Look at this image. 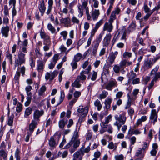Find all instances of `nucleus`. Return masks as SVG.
I'll return each instance as SVG.
<instances>
[{
  "label": "nucleus",
  "instance_id": "3c124183",
  "mask_svg": "<svg viewBox=\"0 0 160 160\" xmlns=\"http://www.w3.org/2000/svg\"><path fill=\"white\" fill-rule=\"evenodd\" d=\"M90 148L89 146L87 147L85 149H84V148L82 147L81 149H80V151L82 153H83L84 152L85 153H87L90 151Z\"/></svg>",
  "mask_w": 160,
  "mask_h": 160
},
{
  "label": "nucleus",
  "instance_id": "8fccbe9b",
  "mask_svg": "<svg viewBox=\"0 0 160 160\" xmlns=\"http://www.w3.org/2000/svg\"><path fill=\"white\" fill-rule=\"evenodd\" d=\"M120 67L117 65H114L113 68V69L114 72L116 73H118L119 72L120 70Z\"/></svg>",
  "mask_w": 160,
  "mask_h": 160
},
{
  "label": "nucleus",
  "instance_id": "4c0bfd02",
  "mask_svg": "<svg viewBox=\"0 0 160 160\" xmlns=\"http://www.w3.org/2000/svg\"><path fill=\"white\" fill-rule=\"evenodd\" d=\"M20 151L19 149L18 148L16 149L15 153V157L16 158V160H20L21 158L20 156Z\"/></svg>",
  "mask_w": 160,
  "mask_h": 160
},
{
  "label": "nucleus",
  "instance_id": "f257e3e1",
  "mask_svg": "<svg viewBox=\"0 0 160 160\" xmlns=\"http://www.w3.org/2000/svg\"><path fill=\"white\" fill-rule=\"evenodd\" d=\"M25 54L22 52H20L18 54V58L15 60V63L18 66H21L25 62Z\"/></svg>",
  "mask_w": 160,
  "mask_h": 160
},
{
  "label": "nucleus",
  "instance_id": "f704fd0d",
  "mask_svg": "<svg viewBox=\"0 0 160 160\" xmlns=\"http://www.w3.org/2000/svg\"><path fill=\"white\" fill-rule=\"evenodd\" d=\"M129 81H131L133 79H134L136 77V74L134 72L133 70H132L129 73Z\"/></svg>",
  "mask_w": 160,
  "mask_h": 160
},
{
  "label": "nucleus",
  "instance_id": "a878e982",
  "mask_svg": "<svg viewBox=\"0 0 160 160\" xmlns=\"http://www.w3.org/2000/svg\"><path fill=\"white\" fill-rule=\"evenodd\" d=\"M94 105L97 107V109L98 111H100L102 108V105L100 101L97 99L94 102Z\"/></svg>",
  "mask_w": 160,
  "mask_h": 160
},
{
  "label": "nucleus",
  "instance_id": "a211bd4d",
  "mask_svg": "<svg viewBox=\"0 0 160 160\" xmlns=\"http://www.w3.org/2000/svg\"><path fill=\"white\" fill-rule=\"evenodd\" d=\"M112 99L109 98H107L105 99L104 102L105 106L104 108H106V109L108 110L110 109L111 107V104L112 102Z\"/></svg>",
  "mask_w": 160,
  "mask_h": 160
},
{
  "label": "nucleus",
  "instance_id": "c9c22d12",
  "mask_svg": "<svg viewBox=\"0 0 160 160\" xmlns=\"http://www.w3.org/2000/svg\"><path fill=\"white\" fill-rule=\"evenodd\" d=\"M0 156L2 157L4 160H7V153L3 150H0Z\"/></svg>",
  "mask_w": 160,
  "mask_h": 160
},
{
  "label": "nucleus",
  "instance_id": "603ef678",
  "mask_svg": "<svg viewBox=\"0 0 160 160\" xmlns=\"http://www.w3.org/2000/svg\"><path fill=\"white\" fill-rule=\"evenodd\" d=\"M116 15L113 12H112L111 14L110 17L109 22L112 23L114 20L116 19Z\"/></svg>",
  "mask_w": 160,
  "mask_h": 160
},
{
  "label": "nucleus",
  "instance_id": "4be33fe9",
  "mask_svg": "<svg viewBox=\"0 0 160 160\" xmlns=\"http://www.w3.org/2000/svg\"><path fill=\"white\" fill-rule=\"evenodd\" d=\"M28 44V41L26 39H25L23 42H22L19 38L18 42V46L20 48L22 47H25L27 46Z\"/></svg>",
  "mask_w": 160,
  "mask_h": 160
},
{
  "label": "nucleus",
  "instance_id": "a18cd8bd",
  "mask_svg": "<svg viewBox=\"0 0 160 160\" xmlns=\"http://www.w3.org/2000/svg\"><path fill=\"white\" fill-rule=\"evenodd\" d=\"M71 21L73 23H76L77 24H78L80 22L79 19L75 16H73L72 17Z\"/></svg>",
  "mask_w": 160,
  "mask_h": 160
},
{
  "label": "nucleus",
  "instance_id": "052dcab7",
  "mask_svg": "<svg viewBox=\"0 0 160 160\" xmlns=\"http://www.w3.org/2000/svg\"><path fill=\"white\" fill-rule=\"evenodd\" d=\"M73 144V139H72L71 141L68 142L64 147L63 149H68L71 147Z\"/></svg>",
  "mask_w": 160,
  "mask_h": 160
},
{
  "label": "nucleus",
  "instance_id": "a19ab883",
  "mask_svg": "<svg viewBox=\"0 0 160 160\" xmlns=\"http://www.w3.org/2000/svg\"><path fill=\"white\" fill-rule=\"evenodd\" d=\"M80 143V141L79 140L76 139V140H73V147L77 148L79 147V144Z\"/></svg>",
  "mask_w": 160,
  "mask_h": 160
},
{
  "label": "nucleus",
  "instance_id": "7ed1b4c3",
  "mask_svg": "<svg viewBox=\"0 0 160 160\" xmlns=\"http://www.w3.org/2000/svg\"><path fill=\"white\" fill-rule=\"evenodd\" d=\"M88 110V107L83 108L82 106H79L78 110V115L81 118H83L87 115Z\"/></svg>",
  "mask_w": 160,
  "mask_h": 160
},
{
  "label": "nucleus",
  "instance_id": "69168bd1",
  "mask_svg": "<svg viewBox=\"0 0 160 160\" xmlns=\"http://www.w3.org/2000/svg\"><path fill=\"white\" fill-rule=\"evenodd\" d=\"M123 94V93L122 91L118 92L116 94V98H115V99H117L118 98L119 99L122 97Z\"/></svg>",
  "mask_w": 160,
  "mask_h": 160
},
{
  "label": "nucleus",
  "instance_id": "39448f33",
  "mask_svg": "<svg viewBox=\"0 0 160 160\" xmlns=\"http://www.w3.org/2000/svg\"><path fill=\"white\" fill-rule=\"evenodd\" d=\"M117 85L118 84L116 80L115 79H112L103 88L108 90H111L113 88L116 87Z\"/></svg>",
  "mask_w": 160,
  "mask_h": 160
},
{
  "label": "nucleus",
  "instance_id": "58836bf2",
  "mask_svg": "<svg viewBox=\"0 0 160 160\" xmlns=\"http://www.w3.org/2000/svg\"><path fill=\"white\" fill-rule=\"evenodd\" d=\"M65 95L64 91H61V95L60 97V98L59 99V102L57 104V105H59L60 103H61L62 102L65 98Z\"/></svg>",
  "mask_w": 160,
  "mask_h": 160
},
{
  "label": "nucleus",
  "instance_id": "7c9ffc66",
  "mask_svg": "<svg viewBox=\"0 0 160 160\" xmlns=\"http://www.w3.org/2000/svg\"><path fill=\"white\" fill-rule=\"evenodd\" d=\"M60 21L61 23H63L65 25H67L69 23L70 20L69 18H62L60 20Z\"/></svg>",
  "mask_w": 160,
  "mask_h": 160
},
{
  "label": "nucleus",
  "instance_id": "f3484780",
  "mask_svg": "<svg viewBox=\"0 0 160 160\" xmlns=\"http://www.w3.org/2000/svg\"><path fill=\"white\" fill-rule=\"evenodd\" d=\"M57 144L55 142L54 138L52 137H51L49 140V145L50 147V149L51 150L53 149Z\"/></svg>",
  "mask_w": 160,
  "mask_h": 160
},
{
  "label": "nucleus",
  "instance_id": "9b49d317",
  "mask_svg": "<svg viewBox=\"0 0 160 160\" xmlns=\"http://www.w3.org/2000/svg\"><path fill=\"white\" fill-rule=\"evenodd\" d=\"M38 123V122L32 120L31 122L29 125L28 132L30 134H32L34 129L36 128Z\"/></svg>",
  "mask_w": 160,
  "mask_h": 160
},
{
  "label": "nucleus",
  "instance_id": "6e6d98bb",
  "mask_svg": "<svg viewBox=\"0 0 160 160\" xmlns=\"http://www.w3.org/2000/svg\"><path fill=\"white\" fill-rule=\"evenodd\" d=\"M91 70V66L90 65L88 66V68L85 69L84 70L82 71L81 72L84 74H88Z\"/></svg>",
  "mask_w": 160,
  "mask_h": 160
},
{
  "label": "nucleus",
  "instance_id": "aec40b11",
  "mask_svg": "<svg viewBox=\"0 0 160 160\" xmlns=\"http://www.w3.org/2000/svg\"><path fill=\"white\" fill-rule=\"evenodd\" d=\"M100 14L99 10L95 9L92 13V16L94 21L97 20Z\"/></svg>",
  "mask_w": 160,
  "mask_h": 160
},
{
  "label": "nucleus",
  "instance_id": "5701e85b",
  "mask_svg": "<svg viewBox=\"0 0 160 160\" xmlns=\"http://www.w3.org/2000/svg\"><path fill=\"white\" fill-rule=\"evenodd\" d=\"M78 12L79 13L78 17L79 18H81L83 14V8L81 5L78 6Z\"/></svg>",
  "mask_w": 160,
  "mask_h": 160
},
{
  "label": "nucleus",
  "instance_id": "423d86ee",
  "mask_svg": "<svg viewBox=\"0 0 160 160\" xmlns=\"http://www.w3.org/2000/svg\"><path fill=\"white\" fill-rule=\"evenodd\" d=\"M44 112L43 110H36L33 114V119L32 120L38 122L40 120V117L43 114Z\"/></svg>",
  "mask_w": 160,
  "mask_h": 160
},
{
  "label": "nucleus",
  "instance_id": "473e14b6",
  "mask_svg": "<svg viewBox=\"0 0 160 160\" xmlns=\"http://www.w3.org/2000/svg\"><path fill=\"white\" fill-rule=\"evenodd\" d=\"M6 56L7 58L9 60L10 63L12 64V55L9 53V51H7L6 52Z\"/></svg>",
  "mask_w": 160,
  "mask_h": 160
},
{
  "label": "nucleus",
  "instance_id": "c03bdc74",
  "mask_svg": "<svg viewBox=\"0 0 160 160\" xmlns=\"http://www.w3.org/2000/svg\"><path fill=\"white\" fill-rule=\"evenodd\" d=\"M108 94V92L105 91H102V93L100 95V99H101L105 98L107 97Z\"/></svg>",
  "mask_w": 160,
  "mask_h": 160
},
{
  "label": "nucleus",
  "instance_id": "6ab92c4d",
  "mask_svg": "<svg viewBox=\"0 0 160 160\" xmlns=\"http://www.w3.org/2000/svg\"><path fill=\"white\" fill-rule=\"evenodd\" d=\"M111 67L112 66H111L110 65H109L107 63L105 64L103 67V73L106 75H108L109 72V68H111Z\"/></svg>",
  "mask_w": 160,
  "mask_h": 160
},
{
  "label": "nucleus",
  "instance_id": "338daca9",
  "mask_svg": "<svg viewBox=\"0 0 160 160\" xmlns=\"http://www.w3.org/2000/svg\"><path fill=\"white\" fill-rule=\"evenodd\" d=\"M127 60L124 59L121 61L120 63V67L121 68H123L126 64Z\"/></svg>",
  "mask_w": 160,
  "mask_h": 160
},
{
  "label": "nucleus",
  "instance_id": "9d476101",
  "mask_svg": "<svg viewBox=\"0 0 160 160\" xmlns=\"http://www.w3.org/2000/svg\"><path fill=\"white\" fill-rule=\"evenodd\" d=\"M154 64L153 61L151 60V58L149 60L145 61L143 64V68L144 70H148L151 68L153 65Z\"/></svg>",
  "mask_w": 160,
  "mask_h": 160
},
{
  "label": "nucleus",
  "instance_id": "72a5a7b5",
  "mask_svg": "<svg viewBox=\"0 0 160 160\" xmlns=\"http://www.w3.org/2000/svg\"><path fill=\"white\" fill-rule=\"evenodd\" d=\"M14 115L13 114H12L11 116L8 117V125L10 126H12L13 122V119L14 118Z\"/></svg>",
  "mask_w": 160,
  "mask_h": 160
},
{
  "label": "nucleus",
  "instance_id": "de8ad7c7",
  "mask_svg": "<svg viewBox=\"0 0 160 160\" xmlns=\"http://www.w3.org/2000/svg\"><path fill=\"white\" fill-rule=\"evenodd\" d=\"M32 112V110L31 108H27L25 111V117H26V116H28L29 115H30Z\"/></svg>",
  "mask_w": 160,
  "mask_h": 160
},
{
  "label": "nucleus",
  "instance_id": "680f3d73",
  "mask_svg": "<svg viewBox=\"0 0 160 160\" xmlns=\"http://www.w3.org/2000/svg\"><path fill=\"white\" fill-rule=\"evenodd\" d=\"M73 91V89L70 90L69 93L68 95V100L71 99L72 98V97Z\"/></svg>",
  "mask_w": 160,
  "mask_h": 160
},
{
  "label": "nucleus",
  "instance_id": "bf43d9fd",
  "mask_svg": "<svg viewBox=\"0 0 160 160\" xmlns=\"http://www.w3.org/2000/svg\"><path fill=\"white\" fill-rule=\"evenodd\" d=\"M59 55L57 54H55L52 58V62L56 64L57 61L59 59Z\"/></svg>",
  "mask_w": 160,
  "mask_h": 160
},
{
  "label": "nucleus",
  "instance_id": "bb28decb",
  "mask_svg": "<svg viewBox=\"0 0 160 160\" xmlns=\"http://www.w3.org/2000/svg\"><path fill=\"white\" fill-rule=\"evenodd\" d=\"M80 80L77 78V79L72 84V86L79 88L81 86V84H80Z\"/></svg>",
  "mask_w": 160,
  "mask_h": 160
},
{
  "label": "nucleus",
  "instance_id": "f03ea898",
  "mask_svg": "<svg viewBox=\"0 0 160 160\" xmlns=\"http://www.w3.org/2000/svg\"><path fill=\"white\" fill-rule=\"evenodd\" d=\"M118 54V51L110 53L107 60V63L112 66V65L114 62Z\"/></svg>",
  "mask_w": 160,
  "mask_h": 160
},
{
  "label": "nucleus",
  "instance_id": "c85d7f7f",
  "mask_svg": "<svg viewBox=\"0 0 160 160\" xmlns=\"http://www.w3.org/2000/svg\"><path fill=\"white\" fill-rule=\"evenodd\" d=\"M46 88L45 86H42L41 87L38 91V94L39 96H42L45 91L46 90Z\"/></svg>",
  "mask_w": 160,
  "mask_h": 160
},
{
  "label": "nucleus",
  "instance_id": "ddd939ff",
  "mask_svg": "<svg viewBox=\"0 0 160 160\" xmlns=\"http://www.w3.org/2000/svg\"><path fill=\"white\" fill-rule=\"evenodd\" d=\"M112 23L110 22H106L104 24L103 31H107L109 32H111L113 28Z\"/></svg>",
  "mask_w": 160,
  "mask_h": 160
},
{
  "label": "nucleus",
  "instance_id": "e2e57ef3",
  "mask_svg": "<svg viewBox=\"0 0 160 160\" xmlns=\"http://www.w3.org/2000/svg\"><path fill=\"white\" fill-rule=\"evenodd\" d=\"M71 65L72 66V70L76 69L77 67V62L73 60L71 63Z\"/></svg>",
  "mask_w": 160,
  "mask_h": 160
},
{
  "label": "nucleus",
  "instance_id": "0eeeda50",
  "mask_svg": "<svg viewBox=\"0 0 160 160\" xmlns=\"http://www.w3.org/2000/svg\"><path fill=\"white\" fill-rule=\"evenodd\" d=\"M159 68V66L157 65L151 71L150 74L151 76H154L153 77V78H155L156 79H158L160 78V72H157Z\"/></svg>",
  "mask_w": 160,
  "mask_h": 160
},
{
  "label": "nucleus",
  "instance_id": "5fc2aeb1",
  "mask_svg": "<svg viewBox=\"0 0 160 160\" xmlns=\"http://www.w3.org/2000/svg\"><path fill=\"white\" fill-rule=\"evenodd\" d=\"M9 10L8 6L7 5L4 6V15L6 16H8L9 14Z\"/></svg>",
  "mask_w": 160,
  "mask_h": 160
},
{
  "label": "nucleus",
  "instance_id": "09e8293b",
  "mask_svg": "<svg viewBox=\"0 0 160 160\" xmlns=\"http://www.w3.org/2000/svg\"><path fill=\"white\" fill-rule=\"evenodd\" d=\"M144 9L145 12L147 13L150 12H152V13L154 11L153 9L152 11L150 10L149 8L147 5H144Z\"/></svg>",
  "mask_w": 160,
  "mask_h": 160
},
{
  "label": "nucleus",
  "instance_id": "e433bc0d",
  "mask_svg": "<svg viewBox=\"0 0 160 160\" xmlns=\"http://www.w3.org/2000/svg\"><path fill=\"white\" fill-rule=\"evenodd\" d=\"M82 55L80 53H78L75 55L73 60L77 62L79 61L82 58Z\"/></svg>",
  "mask_w": 160,
  "mask_h": 160
},
{
  "label": "nucleus",
  "instance_id": "864d4df0",
  "mask_svg": "<svg viewBox=\"0 0 160 160\" xmlns=\"http://www.w3.org/2000/svg\"><path fill=\"white\" fill-rule=\"evenodd\" d=\"M160 58V52L157 54L155 57L153 58H151V60L153 61V62L154 63L157 60Z\"/></svg>",
  "mask_w": 160,
  "mask_h": 160
},
{
  "label": "nucleus",
  "instance_id": "cd10ccee",
  "mask_svg": "<svg viewBox=\"0 0 160 160\" xmlns=\"http://www.w3.org/2000/svg\"><path fill=\"white\" fill-rule=\"evenodd\" d=\"M117 147V143L114 144L112 142H109L108 145V148L109 149H113L114 150L116 149Z\"/></svg>",
  "mask_w": 160,
  "mask_h": 160
},
{
  "label": "nucleus",
  "instance_id": "2f4dec72",
  "mask_svg": "<svg viewBox=\"0 0 160 160\" xmlns=\"http://www.w3.org/2000/svg\"><path fill=\"white\" fill-rule=\"evenodd\" d=\"M38 71H41L42 70L44 67V64L42 61L40 60L38 61Z\"/></svg>",
  "mask_w": 160,
  "mask_h": 160
},
{
  "label": "nucleus",
  "instance_id": "2eb2a0df",
  "mask_svg": "<svg viewBox=\"0 0 160 160\" xmlns=\"http://www.w3.org/2000/svg\"><path fill=\"white\" fill-rule=\"evenodd\" d=\"M38 8L40 12L41 13L42 16H43L46 10L44 0L41 1L38 6Z\"/></svg>",
  "mask_w": 160,
  "mask_h": 160
},
{
  "label": "nucleus",
  "instance_id": "c756f323",
  "mask_svg": "<svg viewBox=\"0 0 160 160\" xmlns=\"http://www.w3.org/2000/svg\"><path fill=\"white\" fill-rule=\"evenodd\" d=\"M92 75V77L91 78V79L92 81L95 80L97 78V72L93 71L92 73H91L88 76V79H89L90 78V75Z\"/></svg>",
  "mask_w": 160,
  "mask_h": 160
},
{
  "label": "nucleus",
  "instance_id": "f8f14e48",
  "mask_svg": "<svg viewBox=\"0 0 160 160\" xmlns=\"http://www.w3.org/2000/svg\"><path fill=\"white\" fill-rule=\"evenodd\" d=\"M40 34L41 38L44 40L43 42H51L50 37L47 34L41 30Z\"/></svg>",
  "mask_w": 160,
  "mask_h": 160
},
{
  "label": "nucleus",
  "instance_id": "13d9d810",
  "mask_svg": "<svg viewBox=\"0 0 160 160\" xmlns=\"http://www.w3.org/2000/svg\"><path fill=\"white\" fill-rule=\"evenodd\" d=\"M132 53L131 52H125L123 54V56L125 58H126L127 57L130 58L132 57Z\"/></svg>",
  "mask_w": 160,
  "mask_h": 160
},
{
  "label": "nucleus",
  "instance_id": "37998d69",
  "mask_svg": "<svg viewBox=\"0 0 160 160\" xmlns=\"http://www.w3.org/2000/svg\"><path fill=\"white\" fill-rule=\"evenodd\" d=\"M158 80V79H156L155 78H153L152 80L150 83L149 84V86H148V89L150 90L153 86L155 82H156Z\"/></svg>",
  "mask_w": 160,
  "mask_h": 160
},
{
  "label": "nucleus",
  "instance_id": "b1692460",
  "mask_svg": "<svg viewBox=\"0 0 160 160\" xmlns=\"http://www.w3.org/2000/svg\"><path fill=\"white\" fill-rule=\"evenodd\" d=\"M81 153L79 151L75 152L73 155V160H82Z\"/></svg>",
  "mask_w": 160,
  "mask_h": 160
},
{
  "label": "nucleus",
  "instance_id": "20e7f679",
  "mask_svg": "<svg viewBox=\"0 0 160 160\" xmlns=\"http://www.w3.org/2000/svg\"><path fill=\"white\" fill-rule=\"evenodd\" d=\"M115 118L116 120L115 122L124 125L126 120V117L125 114H116L115 116Z\"/></svg>",
  "mask_w": 160,
  "mask_h": 160
},
{
  "label": "nucleus",
  "instance_id": "4d7b16f0",
  "mask_svg": "<svg viewBox=\"0 0 160 160\" xmlns=\"http://www.w3.org/2000/svg\"><path fill=\"white\" fill-rule=\"evenodd\" d=\"M60 34L63 37L64 40H66V39L68 35V32L67 31H62L61 32Z\"/></svg>",
  "mask_w": 160,
  "mask_h": 160
},
{
  "label": "nucleus",
  "instance_id": "ea45409f",
  "mask_svg": "<svg viewBox=\"0 0 160 160\" xmlns=\"http://www.w3.org/2000/svg\"><path fill=\"white\" fill-rule=\"evenodd\" d=\"M43 44L45 45V46L43 47L44 51H46L48 50L51 45V42H43Z\"/></svg>",
  "mask_w": 160,
  "mask_h": 160
},
{
  "label": "nucleus",
  "instance_id": "79ce46f5",
  "mask_svg": "<svg viewBox=\"0 0 160 160\" xmlns=\"http://www.w3.org/2000/svg\"><path fill=\"white\" fill-rule=\"evenodd\" d=\"M77 78L79 80H84L86 78V76L81 72L80 75L77 76Z\"/></svg>",
  "mask_w": 160,
  "mask_h": 160
},
{
  "label": "nucleus",
  "instance_id": "0e129e2a",
  "mask_svg": "<svg viewBox=\"0 0 160 160\" xmlns=\"http://www.w3.org/2000/svg\"><path fill=\"white\" fill-rule=\"evenodd\" d=\"M103 20L102 19L100 20L95 25V28L98 30L100 26L102 24Z\"/></svg>",
  "mask_w": 160,
  "mask_h": 160
},
{
  "label": "nucleus",
  "instance_id": "49530a36",
  "mask_svg": "<svg viewBox=\"0 0 160 160\" xmlns=\"http://www.w3.org/2000/svg\"><path fill=\"white\" fill-rule=\"evenodd\" d=\"M122 36L121 38V40H124L125 42L126 40V32L125 30H122Z\"/></svg>",
  "mask_w": 160,
  "mask_h": 160
},
{
  "label": "nucleus",
  "instance_id": "4468645a",
  "mask_svg": "<svg viewBox=\"0 0 160 160\" xmlns=\"http://www.w3.org/2000/svg\"><path fill=\"white\" fill-rule=\"evenodd\" d=\"M111 35L110 33L107 34L104 38L103 41V46L107 47L109 44L110 41Z\"/></svg>",
  "mask_w": 160,
  "mask_h": 160
},
{
  "label": "nucleus",
  "instance_id": "6e6552de",
  "mask_svg": "<svg viewBox=\"0 0 160 160\" xmlns=\"http://www.w3.org/2000/svg\"><path fill=\"white\" fill-rule=\"evenodd\" d=\"M150 119L154 124L155 122L157 121L158 118V112L156 109H153L151 110Z\"/></svg>",
  "mask_w": 160,
  "mask_h": 160
},
{
  "label": "nucleus",
  "instance_id": "774afa93",
  "mask_svg": "<svg viewBox=\"0 0 160 160\" xmlns=\"http://www.w3.org/2000/svg\"><path fill=\"white\" fill-rule=\"evenodd\" d=\"M136 138L135 136H132L130 138V143L131 145H134L136 142Z\"/></svg>",
  "mask_w": 160,
  "mask_h": 160
},
{
  "label": "nucleus",
  "instance_id": "dca6fc26",
  "mask_svg": "<svg viewBox=\"0 0 160 160\" xmlns=\"http://www.w3.org/2000/svg\"><path fill=\"white\" fill-rule=\"evenodd\" d=\"M9 31V28L8 26L3 27L1 29V33L3 36L7 38L8 36V32Z\"/></svg>",
  "mask_w": 160,
  "mask_h": 160
},
{
  "label": "nucleus",
  "instance_id": "393cba45",
  "mask_svg": "<svg viewBox=\"0 0 160 160\" xmlns=\"http://www.w3.org/2000/svg\"><path fill=\"white\" fill-rule=\"evenodd\" d=\"M47 28L48 30L50 31L53 34L56 33L55 28L51 23H49L48 24Z\"/></svg>",
  "mask_w": 160,
  "mask_h": 160
},
{
  "label": "nucleus",
  "instance_id": "1a4fd4ad",
  "mask_svg": "<svg viewBox=\"0 0 160 160\" xmlns=\"http://www.w3.org/2000/svg\"><path fill=\"white\" fill-rule=\"evenodd\" d=\"M57 74L58 72L56 71H54L51 73L47 72L46 73L45 78L47 80L49 79L50 81H52L54 79L55 77L57 76Z\"/></svg>",
  "mask_w": 160,
  "mask_h": 160
},
{
  "label": "nucleus",
  "instance_id": "412c9836",
  "mask_svg": "<svg viewBox=\"0 0 160 160\" xmlns=\"http://www.w3.org/2000/svg\"><path fill=\"white\" fill-rule=\"evenodd\" d=\"M68 119L65 118L60 120L59 122V126L60 128H63L64 127L65 125L67 123Z\"/></svg>",
  "mask_w": 160,
  "mask_h": 160
}]
</instances>
